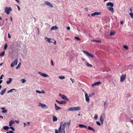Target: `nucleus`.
Wrapping results in <instances>:
<instances>
[{
	"label": "nucleus",
	"mask_w": 133,
	"mask_h": 133,
	"mask_svg": "<svg viewBox=\"0 0 133 133\" xmlns=\"http://www.w3.org/2000/svg\"><path fill=\"white\" fill-rule=\"evenodd\" d=\"M106 5L107 6V9L113 14L114 12V8L112 7L114 6L113 3L111 2H109L106 3Z\"/></svg>",
	"instance_id": "obj_1"
},
{
	"label": "nucleus",
	"mask_w": 133,
	"mask_h": 133,
	"mask_svg": "<svg viewBox=\"0 0 133 133\" xmlns=\"http://www.w3.org/2000/svg\"><path fill=\"white\" fill-rule=\"evenodd\" d=\"M7 110L4 109L3 110H2V112L3 113H6L7 112Z\"/></svg>",
	"instance_id": "obj_37"
},
{
	"label": "nucleus",
	"mask_w": 133,
	"mask_h": 133,
	"mask_svg": "<svg viewBox=\"0 0 133 133\" xmlns=\"http://www.w3.org/2000/svg\"><path fill=\"white\" fill-rule=\"evenodd\" d=\"M38 73L41 76H43L45 77H48V76L45 74L44 73H42L41 72H38Z\"/></svg>",
	"instance_id": "obj_12"
},
{
	"label": "nucleus",
	"mask_w": 133,
	"mask_h": 133,
	"mask_svg": "<svg viewBox=\"0 0 133 133\" xmlns=\"http://www.w3.org/2000/svg\"><path fill=\"white\" fill-rule=\"evenodd\" d=\"M95 42H101V41L100 40H95Z\"/></svg>",
	"instance_id": "obj_52"
},
{
	"label": "nucleus",
	"mask_w": 133,
	"mask_h": 133,
	"mask_svg": "<svg viewBox=\"0 0 133 133\" xmlns=\"http://www.w3.org/2000/svg\"><path fill=\"white\" fill-rule=\"evenodd\" d=\"M47 39V41L49 43H52L53 42V41H51V40H52V39L48 38L46 37H45V39Z\"/></svg>",
	"instance_id": "obj_17"
},
{
	"label": "nucleus",
	"mask_w": 133,
	"mask_h": 133,
	"mask_svg": "<svg viewBox=\"0 0 133 133\" xmlns=\"http://www.w3.org/2000/svg\"><path fill=\"white\" fill-rule=\"evenodd\" d=\"M3 129L6 130H8L9 129V127L7 126H5L3 127Z\"/></svg>",
	"instance_id": "obj_28"
},
{
	"label": "nucleus",
	"mask_w": 133,
	"mask_h": 133,
	"mask_svg": "<svg viewBox=\"0 0 133 133\" xmlns=\"http://www.w3.org/2000/svg\"><path fill=\"white\" fill-rule=\"evenodd\" d=\"M45 4L48 6H50V7L52 8L53 7V5L51 4L50 2L48 1H46L44 3Z\"/></svg>",
	"instance_id": "obj_11"
},
{
	"label": "nucleus",
	"mask_w": 133,
	"mask_h": 133,
	"mask_svg": "<svg viewBox=\"0 0 133 133\" xmlns=\"http://www.w3.org/2000/svg\"><path fill=\"white\" fill-rule=\"evenodd\" d=\"M80 110L81 108L79 107H70L68 109V111H78Z\"/></svg>",
	"instance_id": "obj_3"
},
{
	"label": "nucleus",
	"mask_w": 133,
	"mask_h": 133,
	"mask_svg": "<svg viewBox=\"0 0 133 133\" xmlns=\"http://www.w3.org/2000/svg\"><path fill=\"white\" fill-rule=\"evenodd\" d=\"M70 79L72 81V83H73L75 82V80L74 79H72V78H70Z\"/></svg>",
	"instance_id": "obj_43"
},
{
	"label": "nucleus",
	"mask_w": 133,
	"mask_h": 133,
	"mask_svg": "<svg viewBox=\"0 0 133 133\" xmlns=\"http://www.w3.org/2000/svg\"><path fill=\"white\" fill-rule=\"evenodd\" d=\"M51 64L52 66H53L54 65L53 61L52 60H51Z\"/></svg>",
	"instance_id": "obj_50"
},
{
	"label": "nucleus",
	"mask_w": 133,
	"mask_h": 133,
	"mask_svg": "<svg viewBox=\"0 0 133 133\" xmlns=\"http://www.w3.org/2000/svg\"><path fill=\"white\" fill-rule=\"evenodd\" d=\"M8 37L9 38H11V36H10L9 34V33L8 34Z\"/></svg>",
	"instance_id": "obj_57"
},
{
	"label": "nucleus",
	"mask_w": 133,
	"mask_h": 133,
	"mask_svg": "<svg viewBox=\"0 0 133 133\" xmlns=\"http://www.w3.org/2000/svg\"><path fill=\"white\" fill-rule=\"evenodd\" d=\"M26 125V124L25 123H24V127H25Z\"/></svg>",
	"instance_id": "obj_59"
},
{
	"label": "nucleus",
	"mask_w": 133,
	"mask_h": 133,
	"mask_svg": "<svg viewBox=\"0 0 133 133\" xmlns=\"http://www.w3.org/2000/svg\"><path fill=\"white\" fill-rule=\"evenodd\" d=\"M41 93L44 94L45 93V92L43 90H42V92H41Z\"/></svg>",
	"instance_id": "obj_60"
},
{
	"label": "nucleus",
	"mask_w": 133,
	"mask_h": 133,
	"mask_svg": "<svg viewBox=\"0 0 133 133\" xmlns=\"http://www.w3.org/2000/svg\"><path fill=\"white\" fill-rule=\"evenodd\" d=\"M123 48L126 50H127L128 49V47L126 45H124L123 46Z\"/></svg>",
	"instance_id": "obj_38"
},
{
	"label": "nucleus",
	"mask_w": 133,
	"mask_h": 133,
	"mask_svg": "<svg viewBox=\"0 0 133 133\" xmlns=\"http://www.w3.org/2000/svg\"><path fill=\"white\" fill-rule=\"evenodd\" d=\"M7 47H8L7 44H5L4 45V50H6L7 49Z\"/></svg>",
	"instance_id": "obj_33"
},
{
	"label": "nucleus",
	"mask_w": 133,
	"mask_h": 133,
	"mask_svg": "<svg viewBox=\"0 0 133 133\" xmlns=\"http://www.w3.org/2000/svg\"><path fill=\"white\" fill-rule=\"evenodd\" d=\"M18 59H15L12 63L11 65V67H13L15 65H16L17 63Z\"/></svg>",
	"instance_id": "obj_9"
},
{
	"label": "nucleus",
	"mask_w": 133,
	"mask_h": 133,
	"mask_svg": "<svg viewBox=\"0 0 133 133\" xmlns=\"http://www.w3.org/2000/svg\"><path fill=\"white\" fill-rule=\"evenodd\" d=\"M60 132V133H65V129L64 128H62Z\"/></svg>",
	"instance_id": "obj_29"
},
{
	"label": "nucleus",
	"mask_w": 133,
	"mask_h": 133,
	"mask_svg": "<svg viewBox=\"0 0 133 133\" xmlns=\"http://www.w3.org/2000/svg\"><path fill=\"white\" fill-rule=\"evenodd\" d=\"M56 101L58 103L60 104H65L66 103V102L64 101H58L57 100H56Z\"/></svg>",
	"instance_id": "obj_14"
},
{
	"label": "nucleus",
	"mask_w": 133,
	"mask_h": 133,
	"mask_svg": "<svg viewBox=\"0 0 133 133\" xmlns=\"http://www.w3.org/2000/svg\"><path fill=\"white\" fill-rule=\"evenodd\" d=\"M15 122L17 123V124H18L19 123V121H18H18H16V120H15Z\"/></svg>",
	"instance_id": "obj_54"
},
{
	"label": "nucleus",
	"mask_w": 133,
	"mask_h": 133,
	"mask_svg": "<svg viewBox=\"0 0 133 133\" xmlns=\"http://www.w3.org/2000/svg\"><path fill=\"white\" fill-rule=\"evenodd\" d=\"M52 40L53 41V42L54 44L55 45L56 44V41L54 39H52Z\"/></svg>",
	"instance_id": "obj_46"
},
{
	"label": "nucleus",
	"mask_w": 133,
	"mask_h": 133,
	"mask_svg": "<svg viewBox=\"0 0 133 133\" xmlns=\"http://www.w3.org/2000/svg\"><path fill=\"white\" fill-rule=\"evenodd\" d=\"M85 97L86 101L88 102H89L90 100V99L89 98V96H88V94L86 92L85 93Z\"/></svg>",
	"instance_id": "obj_8"
},
{
	"label": "nucleus",
	"mask_w": 133,
	"mask_h": 133,
	"mask_svg": "<svg viewBox=\"0 0 133 133\" xmlns=\"http://www.w3.org/2000/svg\"><path fill=\"white\" fill-rule=\"evenodd\" d=\"M12 9L10 7L8 8L6 7L5 8V12L7 15H9L10 14V12L11 11Z\"/></svg>",
	"instance_id": "obj_4"
},
{
	"label": "nucleus",
	"mask_w": 133,
	"mask_h": 133,
	"mask_svg": "<svg viewBox=\"0 0 133 133\" xmlns=\"http://www.w3.org/2000/svg\"><path fill=\"white\" fill-rule=\"evenodd\" d=\"M62 127V125L61 124L60 125V127L58 129V131H59V132H61V129Z\"/></svg>",
	"instance_id": "obj_30"
},
{
	"label": "nucleus",
	"mask_w": 133,
	"mask_h": 133,
	"mask_svg": "<svg viewBox=\"0 0 133 133\" xmlns=\"http://www.w3.org/2000/svg\"><path fill=\"white\" fill-rule=\"evenodd\" d=\"M16 6H17V8H18V10L19 11H20V8L17 5H16Z\"/></svg>",
	"instance_id": "obj_51"
},
{
	"label": "nucleus",
	"mask_w": 133,
	"mask_h": 133,
	"mask_svg": "<svg viewBox=\"0 0 133 133\" xmlns=\"http://www.w3.org/2000/svg\"><path fill=\"white\" fill-rule=\"evenodd\" d=\"M39 106H41L42 108L46 107V105L45 104H42L41 103H39Z\"/></svg>",
	"instance_id": "obj_20"
},
{
	"label": "nucleus",
	"mask_w": 133,
	"mask_h": 133,
	"mask_svg": "<svg viewBox=\"0 0 133 133\" xmlns=\"http://www.w3.org/2000/svg\"><path fill=\"white\" fill-rule=\"evenodd\" d=\"M82 51L85 54H86L87 56H88L92 58L94 57V56L92 55L91 54L89 53L88 52L85 50H83Z\"/></svg>",
	"instance_id": "obj_7"
},
{
	"label": "nucleus",
	"mask_w": 133,
	"mask_h": 133,
	"mask_svg": "<svg viewBox=\"0 0 133 133\" xmlns=\"http://www.w3.org/2000/svg\"><path fill=\"white\" fill-rule=\"evenodd\" d=\"M36 92L37 93H39V94H41V91H39V90H36Z\"/></svg>",
	"instance_id": "obj_49"
},
{
	"label": "nucleus",
	"mask_w": 133,
	"mask_h": 133,
	"mask_svg": "<svg viewBox=\"0 0 133 133\" xmlns=\"http://www.w3.org/2000/svg\"><path fill=\"white\" fill-rule=\"evenodd\" d=\"M14 123V121L13 120L10 121L9 122V126H10L12 125V124Z\"/></svg>",
	"instance_id": "obj_23"
},
{
	"label": "nucleus",
	"mask_w": 133,
	"mask_h": 133,
	"mask_svg": "<svg viewBox=\"0 0 133 133\" xmlns=\"http://www.w3.org/2000/svg\"><path fill=\"white\" fill-rule=\"evenodd\" d=\"M6 88H5L4 89L2 90L1 92L0 93V95H3L4 93L6 92Z\"/></svg>",
	"instance_id": "obj_15"
},
{
	"label": "nucleus",
	"mask_w": 133,
	"mask_h": 133,
	"mask_svg": "<svg viewBox=\"0 0 133 133\" xmlns=\"http://www.w3.org/2000/svg\"><path fill=\"white\" fill-rule=\"evenodd\" d=\"M88 129L90 130L93 131L94 132L95 131V130L94 129L90 126H88Z\"/></svg>",
	"instance_id": "obj_24"
},
{
	"label": "nucleus",
	"mask_w": 133,
	"mask_h": 133,
	"mask_svg": "<svg viewBox=\"0 0 133 133\" xmlns=\"http://www.w3.org/2000/svg\"><path fill=\"white\" fill-rule=\"evenodd\" d=\"M79 127L81 128H84L86 129H87V127L84 125L82 124H79Z\"/></svg>",
	"instance_id": "obj_19"
},
{
	"label": "nucleus",
	"mask_w": 133,
	"mask_h": 133,
	"mask_svg": "<svg viewBox=\"0 0 133 133\" xmlns=\"http://www.w3.org/2000/svg\"><path fill=\"white\" fill-rule=\"evenodd\" d=\"M13 90H15L16 91V90L15 89H12L10 90H9V91H8V92H7V93H8L9 92H12V91Z\"/></svg>",
	"instance_id": "obj_26"
},
{
	"label": "nucleus",
	"mask_w": 133,
	"mask_h": 133,
	"mask_svg": "<svg viewBox=\"0 0 133 133\" xmlns=\"http://www.w3.org/2000/svg\"><path fill=\"white\" fill-rule=\"evenodd\" d=\"M75 39H76L77 41H80L81 40V39L78 37H74Z\"/></svg>",
	"instance_id": "obj_31"
},
{
	"label": "nucleus",
	"mask_w": 133,
	"mask_h": 133,
	"mask_svg": "<svg viewBox=\"0 0 133 133\" xmlns=\"http://www.w3.org/2000/svg\"><path fill=\"white\" fill-rule=\"evenodd\" d=\"M8 79L9 80H7L6 82V83L8 84H10L12 80V79L11 78H9Z\"/></svg>",
	"instance_id": "obj_18"
},
{
	"label": "nucleus",
	"mask_w": 133,
	"mask_h": 133,
	"mask_svg": "<svg viewBox=\"0 0 133 133\" xmlns=\"http://www.w3.org/2000/svg\"><path fill=\"white\" fill-rule=\"evenodd\" d=\"M115 33L114 32H111L110 34V35L112 36L114 35Z\"/></svg>",
	"instance_id": "obj_40"
},
{
	"label": "nucleus",
	"mask_w": 133,
	"mask_h": 133,
	"mask_svg": "<svg viewBox=\"0 0 133 133\" xmlns=\"http://www.w3.org/2000/svg\"><path fill=\"white\" fill-rule=\"evenodd\" d=\"M71 120H69V121L68 123H65L62 125V128H64V129L66 127L67 129L69 128V126L71 122Z\"/></svg>",
	"instance_id": "obj_2"
},
{
	"label": "nucleus",
	"mask_w": 133,
	"mask_h": 133,
	"mask_svg": "<svg viewBox=\"0 0 133 133\" xmlns=\"http://www.w3.org/2000/svg\"><path fill=\"white\" fill-rule=\"evenodd\" d=\"M96 123L99 126H100L101 125V123H100L98 121H97L96 122Z\"/></svg>",
	"instance_id": "obj_45"
},
{
	"label": "nucleus",
	"mask_w": 133,
	"mask_h": 133,
	"mask_svg": "<svg viewBox=\"0 0 133 133\" xmlns=\"http://www.w3.org/2000/svg\"><path fill=\"white\" fill-rule=\"evenodd\" d=\"M66 28L67 29V30H70V27L69 26H68V27H66Z\"/></svg>",
	"instance_id": "obj_55"
},
{
	"label": "nucleus",
	"mask_w": 133,
	"mask_h": 133,
	"mask_svg": "<svg viewBox=\"0 0 133 133\" xmlns=\"http://www.w3.org/2000/svg\"><path fill=\"white\" fill-rule=\"evenodd\" d=\"M55 108L56 110H58L59 109H61V108L60 107H59L58 106H57L56 104H55Z\"/></svg>",
	"instance_id": "obj_22"
},
{
	"label": "nucleus",
	"mask_w": 133,
	"mask_h": 133,
	"mask_svg": "<svg viewBox=\"0 0 133 133\" xmlns=\"http://www.w3.org/2000/svg\"><path fill=\"white\" fill-rule=\"evenodd\" d=\"M101 83V82L100 81H98V82H95L94 83L92 84V87H93L95 85H98Z\"/></svg>",
	"instance_id": "obj_13"
},
{
	"label": "nucleus",
	"mask_w": 133,
	"mask_h": 133,
	"mask_svg": "<svg viewBox=\"0 0 133 133\" xmlns=\"http://www.w3.org/2000/svg\"><path fill=\"white\" fill-rule=\"evenodd\" d=\"M6 133H14L13 131H9L6 132Z\"/></svg>",
	"instance_id": "obj_48"
},
{
	"label": "nucleus",
	"mask_w": 133,
	"mask_h": 133,
	"mask_svg": "<svg viewBox=\"0 0 133 133\" xmlns=\"http://www.w3.org/2000/svg\"><path fill=\"white\" fill-rule=\"evenodd\" d=\"M94 93H90V94H89V96L90 97V96H92L93 95H94Z\"/></svg>",
	"instance_id": "obj_39"
},
{
	"label": "nucleus",
	"mask_w": 133,
	"mask_h": 133,
	"mask_svg": "<svg viewBox=\"0 0 133 133\" xmlns=\"http://www.w3.org/2000/svg\"><path fill=\"white\" fill-rule=\"evenodd\" d=\"M106 101L104 102V106L105 105V104H106Z\"/></svg>",
	"instance_id": "obj_64"
},
{
	"label": "nucleus",
	"mask_w": 133,
	"mask_h": 133,
	"mask_svg": "<svg viewBox=\"0 0 133 133\" xmlns=\"http://www.w3.org/2000/svg\"><path fill=\"white\" fill-rule=\"evenodd\" d=\"M101 14L100 12H95L91 14V16H94L96 15H98Z\"/></svg>",
	"instance_id": "obj_10"
},
{
	"label": "nucleus",
	"mask_w": 133,
	"mask_h": 133,
	"mask_svg": "<svg viewBox=\"0 0 133 133\" xmlns=\"http://www.w3.org/2000/svg\"><path fill=\"white\" fill-rule=\"evenodd\" d=\"M105 116V114H102L100 116L99 120L101 122L102 124L103 121H104V117Z\"/></svg>",
	"instance_id": "obj_5"
},
{
	"label": "nucleus",
	"mask_w": 133,
	"mask_h": 133,
	"mask_svg": "<svg viewBox=\"0 0 133 133\" xmlns=\"http://www.w3.org/2000/svg\"><path fill=\"white\" fill-rule=\"evenodd\" d=\"M91 42H94V41H95V40L92 39V40H91Z\"/></svg>",
	"instance_id": "obj_63"
},
{
	"label": "nucleus",
	"mask_w": 133,
	"mask_h": 133,
	"mask_svg": "<svg viewBox=\"0 0 133 133\" xmlns=\"http://www.w3.org/2000/svg\"><path fill=\"white\" fill-rule=\"evenodd\" d=\"M59 78L61 79H63L65 78L64 76H59Z\"/></svg>",
	"instance_id": "obj_36"
},
{
	"label": "nucleus",
	"mask_w": 133,
	"mask_h": 133,
	"mask_svg": "<svg viewBox=\"0 0 133 133\" xmlns=\"http://www.w3.org/2000/svg\"><path fill=\"white\" fill-rule=\"evenodd\" d=\"M61 97L63 99L66 100V101H68L69 99L67 98V97L65 96L64 95H63L62 96H61Z\"/></svg>",
	"instance_id": "obj_16"
},
{
	"label": "nucleus",
	"mask_w": 133,
	"mask_h": 133,
	"mask_svg": "<svg viewBox=\"0 0 133 133\" xmlns=\"http://www.w3.org/2000/svg\"><path fill=\"white\" fill-rule=\"evenodd\" d=\"M4 76L3 75H2L0 77V80L2 79L3 77Z\"/></svg>",
	"instance_id": "obj_53"
},
{
	"label": "nucleus",
	"mask_w": 133,
	"mask_h": 133,
	"mask_svg": "<svg viewBox=\"0 0 133 133\" xmlns=\"http://www.w3.org/2000/svg\"><path fill=\"white\" fill-rule=\"evenodd\" d=\"M126 75L125 74H122L120 77V82H123L126 78Z\"/></svg>",
	"instance_id": "obj_6"
},
{
	"label": "nucleus",
	"mask_w": 133,
	"mask_h": 133,
	"mask_svg": "<svg viewBox=\"0 0 133 133\" xmlns=\"http://www.w3.org/2000/svg\"><path fill=\"white\" fill-rule=\"evenodd\" d=\"M36 28L38 30V34H39V30L36 27Z\"/></svg>",
	"instance_id": "obj_58"
},
{
	"label": "nucleus",
	"mask_w": 133,
	"mask_h": 133,
	"mask_svg": "<svg viewBox=\"0 0 133 133\" xmlns=\"http://www.w3.org/2000/svg\"><path fill=\"white\" fill-rule=\"evenodd\" d=\"M86 65L87 66H88L90 67H92V65L90 64L89 63L87 62H86Z\"/></svg>",
	"instance_id": "obj_27"
},
{
	"label": "nucleus",
	"mask_w": 133,
	"mask_h": 133,
	"mask_svg": "<svg viewBox=\"0 0 133 133\" xmlns=\"http://www.w3.org/2000/svg\"><path fill=\"white\" fill-rule=\"evenodd\" d=\"M15 1L18 3H19V0H15Z\"/></svg>",
	"instance_id": "obj_61"
},
{
	"label": "nucleus",
	"mask_w": 133,
	"mask_h": 133,
	"mask_svg": "<svg viewBox=\"0 0 133 133\" xmlns=\"http://www.w3.org/2000/svg\"><path fill=\"white\" fill-rule=\"evenodd\" d=\"M12 129V130L13 131H14L15 130V129L14 128L12 127H9V129Z\"/></svg>",
	"instance_id": "obj_42"
},
{
	"label": "nucleus",
	"mask_w": 133,
	"mask_h": 133,
	"mask_svg": "<svg viewBox=\"0 0 133 133\" xmlns=\"http://www.w3.org/2000/svg\"><path fill=\"white\" fill-rule=\"evenodd\" d=\"M21 81L22 83H24L26 81V80H25V79H21Z\"/></svg>",
	"instance_id": "obj_35"
},
{
	"label": "nucleus",
	"mask_w": 133,
	"mask_h": 133,
	"mask_svg": "<svg viewBox=\"0 0 133 133\" xmlns=\"http://www.w3.org/2000/svg\"><path fill=\"white\" fill-rule=\"evenodd\" d=\"M55 133H59V131H58L56 129H55Z\"/></svg>",
	"instance_id": "obj_47"
},
{
	"label": "nucleus",
	"mask_w": 133,
	"mask_h": 133,
	"mask_svg": "<svg viewBox=\"0 0 133 133\" xmlns=\"http://www.w3.org/2000/svg\"><path fill=\"white\" fill-rule=\"evenodd\" d=\"M5 55V52L4 51L3 52H2L0 54V56L1 57L3 56H4Z\"/></svg>",
	"instance_id": "obj_32"
},
{
	"label": "nucleus",
	"mask_w": 133,
	"mask_h": 133,
	"mask_svg": "<svg viewBox=\"0 0 133 133\" xmlns=\"http://www.w3.org/2000/svg\"><path fill=\"white\" fill-rule=\"evenodd\" d=\"M98 118V116L97 114H95L94 116V118L95 119H97Z\"/></svg>",
	"instance_id": "obj_44"
},
{
	"label": "nucleus",
	"mask_w": 133,
	"mask_h": 133,
	"mask_svg": "<svg viewBox=\"0 0 133 133\" xmlns=\"http://www.w3.org/2000/svg\"><path fill=\"white\" fill-rule=\"evenodd\" d=\"M21 65V62H20L17 66L16 67V69H18V68H19L20 67V65Z\"/></svg>",
	"instance_id": "obj_34"
},
{
	"label": "nucleus",
	"mask_w": 133,
	"mask_h": 133,
	"mask_svg": "<svg viewBox=\"0 0 133 133\" xmlns=\"http://www.w3.org/2000/svg\"><path fill=\"white\" fill-rule=\"evenodd\" d=\"M63 95H62V94H59V96H61H61H62Z\"/></svg>",
	"instance_id": "obj_62"
},
{
	"label": "nucleus",
	"mask_w": 133,
	"mask_h": 133,
	"mask_svg": "<svg viewBox=\"0 0 133 133\" xmlns=\"http://www.w3.org/2000/svg\"><path fill=\"white\" fill-rule=\"evenodd\" d=\"M58 29V28L57 26H53L51 28V30H54L56 29Z\"/></svg>",
	"instance_id": "obj_25"
},
{
	"label": "nucleus",
	"mask_w": 133,
	"mask_h": 133,
	"mask_svg": "<svg viewBox=\"0 0 133 133\" xmlns=\"http://www.w3.org/2000/svg\"><path fill=\"white\" fill-rule=\"evenodd\" d=\"M27 125H30V122H27Z\"/></svg>",
	"instance_id": "obj_56"
},
{
	"label": "nucleus",
	"mask_w": 133,
	"mask_h": 133,
	"mask_svg": "<svg viewBox=\"0 0 133 133\" xmlns=\"http://www.w3.org/2000/svg\"><path fill=\"white\" fill-rule=\"evenodd\" d=\"M129 15H130L131 17L132 18H133V13H130L129 14Z\"/></svg>",
	"instance_id": "obj_41"
},
{
	"label": "nucleus",
	"mask_w": 133,
	"mask_h": 133,
	"mask_svg": "<svg viewBox=\"0 0 133 133\" xmlns=\"http://www.w3.org/2000/svg\"><path fill=\"white\" fill-rule=\"evenodd\" d=\"M53 121V122H55L57 121V117L55 116H54L52 117Z\"/></svg>",
	"instance_id": "obj_21"
}]
</instances>
